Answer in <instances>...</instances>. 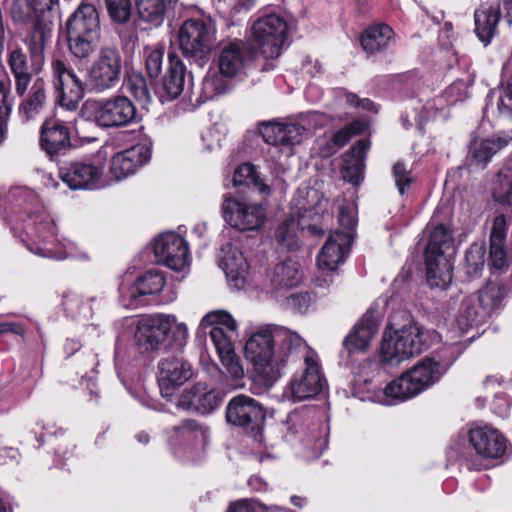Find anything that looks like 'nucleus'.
I'll return each mask as SVG.
<instances>
[{
    "instance_id": "nucleus-1",
    "label": "nucleus",
    "mask_w": 512,
    "mask_h": 512,
    "mask_svg": "<svg viewBox=\"0 0 512 512\" xmlns=\"http://www.w3.org/2000/svg\"><path fill=\"white\" fill-rule=\"evenodd\" d=\"M306 349L302 337L284 327H266L254 332L245 344V357L266 387H271L290 362Z\"/></svg>"
},
{
    "instance_id": "nucleus-2",
    "label": "nucleus",
    "mask_w": 512,
    "mask_h": 512,
    "mask_svg": "<svg viewBox=\"0 0 512 512\" xmlns=\"http://www.w3.org/2000/svg\"><path fill=\"white\" fill-rule=\"evenodd\" d=\"M16 205L28 213L24 230L32 240L28 245L31 252L50 259L63 260L66 258L87 259V254L72 241L58 242L55 238V224L52 218L43 210L38 209L36 195L28 189L15 188L10 192Z\"/></svg>"
},
{
    "instance_id": "nucleus-3",
    "label": "nucleus",
    "mask_w": 512,
    "mask_h": 512,
    "mask_svg": "<svg viewBox=\"0 0 512 512\" xmlns=\"http://www.w3.org/2000/svg\"><path fill=\"white\" fill-rule=\"evenodd\" d=\"M455 239L449 225L438 224L429 232L424 258L427 283L432 288L445 289L452 282V257Z\"/></svg>"
},
{
    "instance_id": "nucleus-4",
    "label": "nucleus",
    "mask_w": 512,
    "mask_h": 512,
    "mask_svg": "<svg viewBox=\"0 0 512 512\" xmlns=\"http://www.w3.org/2000/svg\"><path fill=\"white\" fill-rule=\"evenodd\" d=\"M81 114L86 120L104 129L123 128L141 120L134 102L120 94L86 100L81 107Z\"/></svg>"
},
{
    "instance_id": "nucleus-5",
    "label": "nucleus",
    "mask_w": 512,
    "mask_h": 512,
    "mask_svg": "<svg viewBox=\"0 0 512 512\" xmlns=\"http://www.w3.org/2000/svg\"><path fill=\"white\" fill-rule=\"evenodd\" d=\"M100 21L96 7L81 3L66 22L68 49L77 59H88L96 51Z\"/></svg>"
},
{
    "instance_id": "nucleus-6",
    "label": "nucleus",
    "mask_w": 512,
    "mask_h": 512,
    "mask_svg": "<svg viewBox=\"0 0 512 512\" xmlns=\"http://www.w3.org/2000/svg\"><path fill=\"white\" fill-rule=\"evenodd\" d=\"M182 342L188 337L186 324L177 323L172 314H153L140 318L136 324L135 342L141 353H152L165 346L169 336Z\"/></svg>"
},
{
    "instance_id": "nucleus-7",
    "label": "nucleus",
    "mask_w": 512,
    "mask_h": 512,
    "mask_svg": "<svg viewBox=\"0 0 512 512\" xmlns=\"http://www.w3.org/2000/svg\"><path fill=\"white\" fill-rule=\"evenodd\" d=\"M447 369V364L425 358L391 381L384 388V394L398 401L411 399L437 383Z\"/></svg>"
},
{
    "instance_id": "nucleus-8",
    "label": "nucleus",
    "mask_w": 512,
    "mask_h": 512,
    "mask_svg": "<svg viewBox=\"0 0 512 512\" xmlns=\"http://www.w3.org/2000/svg\"><path fill=\"white\" fill-rule=\"evenodd\" d=\"M215 39L216 27L211 19H188L178 31L183 56L199 67L208 62Z\"/></svg>"
},
{
    "instance_id": "nucleus-9",
    "label": "nucleus",
    "mask_w": 512,
    "mask_h": 512,
    "mask_svg": "<svg viewBox=\"0 0 512 512\" xmlns=\"http://www.w3.org/2000/svg\"><path fill=\"white\" fill-rule=\"evenodd\" d=\"M427 348L425 333L416 323H410L395 330L389 336L385 332L381 358L387 364H398L421 354Z\"/></svg>"
},
{
    "instance_id": "nucleus-10",
    "label": "nucleus",
    "mask_w": 512,
    "mask_h": 512,
    "mask_svg": "<svg viewBox=\"0 0 512 512\" xmlns=\"http://www.w3.org/2000/svg\"><path fill=\"white\" fill-rule=\"evenodd\" d=\"M288 26L275 13L259 17L251 27V47L266 59L280 56Z\"/></svg>"
},
{
    "instance_id": "nucleus-11",
    "label": "nucleus",
    "mask_w": 512,
    "mask_h": 512,
    "mask_svg": "<svg viewBox=\"0 0 512 512\" xmlns=\"http://www.w3.org/2000/svg\"><path fill=\"white\" fill-rule=\"evenodd\" d=\"M122 56L115 46L100 48L97 57L87 71V80L92 90L98 93L115 87L121 78Z\"/></svg>"
},
{
    "instance_id": "nucleus-12",
    "label": "nucleus",
    "mask_w": 512,
    "mask_h": 512,
    "mask_svg": "<svg viewBox=\"0 0 512 512\" xmlns=\"http://www.w3.org/2000/svg\"><path fill=\"white\" fill-rule=\"evenodd\" d=\"M221 213L225 222L239 231L258 230L266 219L263 205L242 201L230 193L223 195Z\"/></svg>"
},
{
    "instance_id": "nucleus-13",
    "label": "nucleus",
    "mask_w": 512,
    "mask_h": 512,
    "mask_svg": "<svg viewBox=\"0 0 512 512\" xmlns=\"http://www.w3.org/2000/svg\"><path fill=\"white\" fill-rule=\"evenodd\" d=\"M51 79L61 107L73 111L84 96V86L74 69L66 61H51Z\"/></svg>"
},
{
    "instance_id": "nucleus-14",
    "label": "nucleus",
    "mask_w": 512,
    "mask_h": 512,
    "mask_svg": "<svg viewBox=\"0 0 512 512\" xmlns=\"http://www.w3.org/2000/svg\"><path fill=\"white\" fill-rule=\"evenodd\" d=\"M300 354H303L304 368L301 372L294 374L290 381V390L294 401L313 398L322 391L325 384L315 352L306 348Z\"/></svg>"
},
{
    "instance_id": "nucleus-15",
    "label": "nucleus",
    "mask_w": 512,
    "mask_h": 512,
    "mask_svg": "<svg viewBox=\"0 0 512 512\" xmlns=\"http://www.w3.org/2000/svg\"><path fill=\"white\" fill-rule=\"evenodd\" d=\"M168 437L177 454H192L207 445L209 429L195 419H184L168 430Z\"/></svg>"
},
{
    "instance_id": "nucleus-16",
    "label": "nucleus",
    "mask_w": 512,
    "mask_h": 512,
    "mask_svg": "<svg viewBox=\"0 0 512 512\" xmlns=\"http://www.w3.org/2000/svg\"><path fill=\"white\" fill-rule=\"evenodd\" d=\"M225 417L229 424L253 431L263 422L265 415L257 400L240 394L229 400Z\"/></svg>"
},
{
    "instance_id": "nucleus-17",
    "label": "nucleus",
    "mask_w": 512,
    "mask_h": 512,
    "mask_svg": "<svg viewBox=\"0 0 512 512\" xmlns=\"http://www.w3.org/2000/svg\"><path fill=\"white\" fill-rule=\"evenodd\" d=\"M103 167L91 161H75L59 168V178L72 190H94L101 186Z\"/></svg>"
},
{
    "instance_id": "nucleus-18",
    "label": "nucleus",
    "mask_w": 512,
    "mask_h": 512,
    "mask_svg": "<svg viewBox=\"0 0 512 512\" xmlns=\"http://www.w3.org/2000/svg\"><path fill=\"white\" fill-rule=\"evenodd\" d=\"M154 254L158 262L175 271L183 270L189 262L188 244L174 232L163 233L155 240Z\"/></svg>"
},
{
    "instance_id": "nucleus-19",
    "label": "nucleus",
    "mask_w": 512,
    "mask_h": 512,
    "mask_svg": "<svg viewBox=\"0 0 512 512\" xmlns=\"http://www.w3.org/2000/svg\"><path fill=\"white\" fill-rule=\"evenodd\" d=\"M193 375L191 365L183 358L169 356L158 363L157 381L163 397H171Z\"/></svg>"
},
{
    "instance_id": "nucleus-20",
    "label": "nucleus",
    "mask_w": 512,
    "mask_h": 512,
    "mask_svg": "<svg viewBox=\"0 0 512 512\" xmlns=\"http://www.w3.org/2000/svg\"><path fill=\"white\" fill-rule=\"evenodd\" d=\"M203 328L211 327L210 338L219 354L234 350L233 337L236 334L237 322L226 311H213L206 314L201 320Z\"/></svg>"
},
{
    "instance_id": "nucleus-21",
    "label": "nucleus",
    "mask_w": 512,
    "mask_h": 512,
    "mask_svg": "<svg viewBox=\"0 0 512 512\" xmlns=\"http://www.w3.org/2000/svg\"><path fill=\"white\" fill-rule=\"evenodd\" d=\"M165 283V277L161 271L148 270L131 286L120 288L121 302L127 308H136L143 303V297L161 292Z\"/></svg>"
},
{
    "instance_id": "nucleus-22",
    "label": "nucleus",
    "mask_w": 512,
    "mask_h": 512,
    "mask_svg": "<svg viewBox=\"0 0 512 512\" xmlns=\"http://www.w3.org/2000/svg\"><path fill=\"white\" fill-rule=\"evenodd\" d=\"M151 157L147 144H138L114 155L110 161V174L119 181L133 175Z\"/></svg>"
},
{
    "instance_id": "nucleus-23",
    "label": "nucleus",
    "mask_w": 512,
    "mask_h": 512,
    "mask_svg": "<svg viewBox=\"0 0 512 512\" xmlns=\"http://www.w3.org/2000/svg\"><path fill=\"white\" fill-rule=\"evenodd\" d=\"M223 400L222 393L198 383L191 389L185 390L178 399L177 407L208 414L218 408Z\"/></svg>"
},
{
    "instance_id": "nucleus-24",
    "label": "nucleus",
    "mask_w": 512,
    "mask_h": 512,
    "mask_svg": "<svg viewBox=\"0 0 512 512\" xmlns=\"http://www.w3.org/2000/svg\"><path fill=\"white\" fill-rule=\"evenodd\" d=\"M469 441L477 454L484 458L502 457L507 449V439L497 429L488 425L471 429Z\"/></svg>"
},
{
    "instance_id": "nucleus-25",
    "label": "nucleus",
    "mask_w": 512,
    "mask_h": 512,
    "mask_svg": "<svg viewBox=\"0 0 512 512\" xmlns=\"http://www.w3.org/2000/svg\"><path fill=\"white\" fill-rule=\"evenodd\" d=\"M248 63L245 44L240 39L221 42L217 58L218 69L226 77L242 74Z\"/></svg>"
},
{
    "instance_id": "nucleus-26",
    "label": "nucleus",
    "mask_w": 512,
    "mask_h": 512,
    "mask_svg": "<svg viewBox=\"0 0 512 512\" xmlns=\"http://www.w3.org/2000/svg\"><path fill=\"white\" fill-rule=\"evenodd\" d=\"M351 242V233L335 231L330 234L317 256L319 268L334 271L340 263L344 262Z\"/></svg>"
},
{
    "instance_id": "nucleus-27",
    "label": "nucleus",
    "mask_w": 512,
    "mask_h": 512,
    "mask_svg": "<svg viewBox=\"0 0 512 512\" xmlns=\"http://www.w3.org/2000/svg\"><path fill=\"white\" fill-rule=\"evenodd\" d=\"M307 127L302 123H279L270 121L259 127L263 140L271 145L291 146L301 142Z\"/></svg>"
},
{
    "instance_id": "nucleus-28",
    "label": "nucleus",
    "mask_w": 512,
    "mask_h": 512,
    "mask_svg": "<svg viewBox=\"0 0 512 512\" xmlns=\"http://www.w3.org/2000/svg\"><path fill=\"white\" fill-rule=\"evenodd\" d=\"M40 144L51 157L65 153L71 146L67 126L59 119H47L41 126Z\"/></svg>"
},
{
    "instance_id": "nucleus-29",
    "label": "nucleus",
    "mask_w": 512,
    "mask_h": 512,
    "mask_svg": "<svg viewBox=\"0 0 512 512\" xmlns=\"http://www.w3.org/2000/svg\"><path fill=\"white\" fill-rule=\"evenodd\" d=\"M53 33V20L37 19L33 29L25 38V44L29 50L32 66L35 71L41 70L45 60V48L50 42Z\"/></svg>"
},
{
    "instance_id": "nucleus-30",
    "label": "nucleus",
    "mask_w": 512,
    "mask_h": 512,
    "mask_svg": "<svg viewBox=\"0 0 512 512\" xmlns=\"http://www.w3.org/2000/svg\"><path fill=\"white\" fill-rule=\"evenodd\" d=\"M220 265L228 281L236 288L244 286L249 265L243 253L234 245L227 244L221 248Z\"/></svg>"
},
{
    "instance_id": "nucleus-31",
    "label": "nucleus",
    "mask_w": 512,
    "mask_h": 512,
    "mask_svg": "<svg viewBox=\"0 0 512 512\" xmlns=\"http://www.w3.org/2000/svg\"><path fill=\"white\" fill-rule=\"evenodd\" d=\"M186 68L175 53L168 54V70L159 94L161 102L172 101L179 97L184 90Z\"/></svg>"
},
{
    "instance_id": "nucleus-32",
    "label": "nucleus",
    "mask_w": 512,
    "mask_h": 512,
    "mask_svg": "<svg viewBox=\"0 0 512 512\" xmlns=\"http://www.w3.org/2000/svg\"><path fill=\"white\" fill-rule=\"evenodd\" d=\"M377 332V322L371 316L363 317L344 338V350L348 354L366 351Z\"/></svg>"
},
{
    "instance_id": "nucleus-33",
    "label": "nucleus",
    "mask_w": 512,
    "mask_h": 512,
    "mask_svg": "<svg viewBox=\"0 0 512 512\" xmlns=\"http://www.w3.org/2000/svg\"><path fill=\"white\" fill-rule=\"evenodd\" d=\"M370 147L368 139H361L345 154L342 177L345 181L357 185L363 177L364 159Z\"/></svg>"
},
{
    "instance_id": "nucleus-34",
    "label": "nucleus",
    "mask_w": 512,
    "mask_h": 512,
    "mask_svg": "<svg viewBox=\"0 0 512 512\" xmlns=\"http://www.w3.org/2000/svg\"><path fill=\"white\" fill-rule=\"evenodd\" d=\"M500 17V8L497 3L482 5L480 9L475 11V33L485 46L495 36Z\"/></svg>"
},
{
    "instance_id": "nucleus-35",
    "label": "nucleus",
    "mask_w": 512,
    "mask_h": 512,
    "mask_svg": "<svg viewBox=\"0 0 512 512\" xmlns=\"http://www.w3.org/2000/svg\"><path fill=\"white\" fill-rule=\"evenodd\" d=\"M507 142L500 138L475 139L471 142L467 160L471 167L485 168L491 158L499 152Z\"/></svg>"
},
{
    "instance_id": "nucleus-36",
    "label": "nucleus",
    "mask_w": 512,
    "mask_h": 512,
    "mask_svg": "<svg viewBox=\"0 0 512 512\" xmlns=\"http://www.w3.org/2000/svg\"><path fill=\"white\" fill-rule=\"evenodd\" d=\"M395 39V32L387 24H376L367 28L361 35L360 44L370 54L382 52Z\"/></svg>"
},
{
    "instance_id": "nucleus-37",
    "label": "nucleus",
    "mask_w": 512,
    "mask_h": 512,
    "mask_svg": "<svg viewBox=\"0 0 512 512\" xmlns=\"http://www.w3.org/2000/svg\"><path fill=\"white\" fill-rule=\"evenodd\" d=\"M177 0H135L139 18L154 27L162 25L168 10Z\"/></svg>"
},
{
    "instance_id": "nucleus-38",
    "label": "nucleus",
    "mask_w": 512,
    "mask_h": 512,
    "mask_svg": "<svg viewBox=\"0 0 512 512\" xmlns=\"http://www.w3.org/2000/svg\"><path fill=\"white\" fill-rule=\"evenodd\" d=\"M46 85L42 78L33 82L28 96L19 106V114L24 121L34 119L46 104Z\"/></svg>"
},
{
    "instance_id": "nucleus-39",
    "label": "nucleus",
    "mask_w": 512,
    "mask_h": 512,
    "mask_svg": "<svg viewBox=\"0 0 512 512\" xmlns=\"http://www.w3.org/2000/svg\"><path fill=\"white\" fill-rule=\"evenodd\" d=\"M7 62L15 79V91L17 95L23 96L32 80L27 57L20 48H17L9 53Z\"/></svg>"
},
{
    "instance_id": "nucleus-40",
    "label": "nucleus",
    "mask_w": 512,
    "mask_h": 512,
    "mask_svg": "<svg viewBox=\"0 0 512 512\" xmlns=\"http://www.w3.org/2000/svg\"><path fill=\"white\" fill-rule=\"evenodd\" d=\"M328 428L323 423H314L304 432L301 444L307 459L318 458L327 448Z\"/></svg>"
},
{
    "instance_id": "nucleus-41",
    "label": "nucleus",
    "mask_w": 512,
    "mask_h": 512,
    "mask_svg": "<svg viewBox=\"0 0 512 512\" xmlns=\"http://www.w3.org/2000/svg\"><path fill=\"white\" fill-rule=\"evenodd\" d=\"M269 279L272 287L276 290L297 286L301 280L298 263L286 260L277 264L271 271Z\"/></svg>"
},
{
    "instance_id": "nucleus-42",
    "label": "nucleus",
    "mask_w": 512,
    "mask_h": 512,
    "mask_svg": "<svg viewBox=\"0 0 512 512\" xmlns=\"http://www.w3.org/2000/svg\"><path fill=\"white\" fill-rule=\"evenodd\" d=\"M228 78L229 77L223 75L219 70H208L201 85V101L206 102L225 94L230 89V81Z\"/></svg>"
},
{
    "instance_id": "nucleus-43",
    "label": "nucleus",
    "mask_w": 512,
    "mask_h": 512,
    "mask_svg": "<svg viewBox=\"0 0 512 512\" xmlns=\"http://www.w3.org/2000/svg\"><path fill=\"white\" fill-rule=\"evenodd\" d=\"M493 196L501 203L512 202V158L508 159L499 170Z\"/></svg>"
},
{
    "instance_id": "nucleus-44",
    "label": "nucleus",
    "mask_w": 512,
    "mask_h": 512,
    "mask_svg": "<svg viewBox=\"0 0 512 512\" xmlns=\"http://www.w3.org/2000/svg\"><path fill=\"white\" fill-rule=\"evenodd\" d=\"M232 183L234 186H253L262 194L270 191L269 186L263 183L254 165L250 163H244L235 170Z\"/></svg>"
},
{
    "instance_id": "nucleus-45",
    "label": "nucleus",
    "mask_w": 512,
    "mask_h": 512,
    "mask_svg": "<svg viewBox=\"0 0 512 512\" xmlns=\"http://www.w3.org/2000/svg\"><path fill=\"white\" fill-rule=\"evenodd\" d=\"M486 248L484 244L474 243L465 254V273L470 278L480 276L485 266Z\"/></svg>"
},
{
    "instance_id": "nucleus-46",
    "label": "nucleus",
    "mask_w": 512,
    "mask_h": 512,
    "mask_svg": "<svg viewBox=\"0 0 512 512\" xmlns=\"http://www.w3.org/2000/svg\"><path fill=\"white\" fill-rule=\"evenodd\" d=\"M486 317L487 313L479 305L475 295H470L462 301L459 317L460 325H463V318L466 319L468 326H474L482 323Z\"/></svg>"
},
{
    "instance_id": "nucleus-47",
    "label": "nucleus",
    "mask_w": 512,
    "mask_h": 512,
    "mask_svg": "<svg viewBox=\"0 0 512 512\" xmlns=\"http://www.w3.org/2000/svg\"><path fill=\"white\" fill-rule=\"evenodd\" d=\"M475 296L479 305L488 314L490 310L498 308L501 305L504 292L499 284L491 281L479 290L478 294Z\"/></svg>"
},
{
    "instance_id": "nucleus-48",
    "label": "nucleus",
    "mask_w": 512,
    "mask_h": 512,
    "mask_svg": "<svg viewBox=\"0 0 512 512\" xmlns=\"http://www.w3.org/2000/svg\"><path fill=\"white\" fill-rule=\"evenodd\" d=\"M299 224L294 218H289L279 225L276 231V240L288 250H296L300 246L298 239Z\"/></svg>"
},
{
    "instance_id": "nucleus-49",
    "label": "nucleus",
    "mask_w": 512,
    "mask_h": 512,
    "mask_svg": "<svg viewBox=\"0 0 512 512\" xmlns=\"http://www.w3.org/2000/svg\"><path fill=\"white\" fill-rule=\"evenodd\" d=\"M63 306L68 315L72 318L89 319L92 316V307L83 298L73 292L63 296Z\"/></svg>"
},
{
    "instance_id": "nucleus-50",
    "label": "nucleus",
    "mask_w": 512,
    "mask_h": 512,
    "mask_svg": "<svg viewBox=\"0 0 512 512\" xmlns=\"http://www.w3.org/2000/svg\"><path fill=\"white\" fill-rule=\"evenodd\" d=\"M126 89L134 98L142 104L151 102V95L145 77L139 72H131L128 74Z\"/></svg>"
},
{
    "instance_id": "nucleus-51",
    "label": "nucleus",
    "mask_w": 512,
    "mask_h": 512,
    "mask_svg": "<svg viewBox=\"0 0 512 512\" xmlns=\"http://www.w3.org/2000/svg\"><path fill=\"white\" fill-rule=\"evenodd\" d=\"M111 20L117 24L127 23L132 15L131 0H104Z\"/></svg>"
},
{
    "instance_id": "nucleus-52",
    "label": "nucleus",
    "mask_w": 512,
    "mask_h": 512,
    "mask_svg": "<svg viewBox=\"0 0 512 512\" xmlns=\"http://www.w3.org/2000/svg\"><path fill=\"white\" fill-rule=\"evenodd\" d=\"M164 53V47L159 45L145 50V66L151 78H157L161 74Z\"/></svg>"
},
{
    "instance_id": "nucleus-53",
    "label": "nucleus",
    "mask_w": 512,
    "mask_h": 512,
    "mask_svg": "<svg viewBox=\"0 0 512 512\" xmlns=\"http://www.w3.org/2000/svg\"><path fill=\"white\" fill-rule=\"evenodd\" d=\"M392 175L398 192L404 195L413 181L411 172L407 169L405 163L397 162L392 168Z\"/></svg>"
},
{
    "instance_id": "nucleus-54",
    "label": "nucleus",
    "mask_w": 512,
    "mask_h": 512,
    "mask_svg": "<svg viewBox=\"0 0 512 512\" xmlns=\"http://www.w3.org/2000/svg\"><path fill=\"white\" fill-rule=\"evenodd\" d=\"M14 97L11 94V80H0V118H8L13 107Z\"/></svg>"
},
{
    "instance_id": "nucleus-55",
    "label": "nucleus",
    "mask_w": 512,
    "mask_h": 512,
    "mask_svg": "<svg viewBox=\"0 0 512 512\" xmlns=\"http://www.w3.org/2000/svg\"><path fill=\"white\" fill-rule=\"evenodd\" d=\"M489 260L493 269L503 271L508 267L504 243L490 242Z\"/></svg>"
},
{
    "instance_id": "nucleus-56",
    "label": "nucleus",
    "mask_w": 512,
    "mask_h": 512,
    "mask_svg": "<svg viewBox=\"0 0 512 512\" xmlns=\"http://www.w3.org/2000/svg\"><path fill=\"white\" fill-rule=\"evenodd\" d=\"M219 358L221 360L222 365L227 370V373L235 378H242L244 375V370L242 365L240 364L239 357L235 354L234 350L230 352L219 354Z\"/></svg>"
},
{
    "instance_id": "nucleus-57",
    "label": "nucleus",
    "mask_w": 512,
    "mask_h": 512,
    "mask_svg": "<svg viewBox=\"0 0 512 512\" xmlns=\"http://www.w3.org/2000/svg\"><path fill=\"white\" fill-rule=\"evenodd\" d=\"M32 11H34V18L37 19H51L52 12L59 8V0H30Z\"/></svg>"
},
{
    "instance_id": "nucleus-58",
    "label": "nucleus",
    "mask_w": 512,
    "mask_h": 512,
    "mask_svg": "<svg viewBox=\"0 0 512 512\" xmlns=\"http://www.w3.org/2000/svg\"><path fill=\"white\" fill-rule=\"evenodd\" d=\"M11 15L16 22L32 20L35 23L34 11L28 0H14L11 6Z\"/></svg>"
},
{
    "instance_id": "nucleus-59",
    "label": "nucleus",
    "mask_w": 512,
    "mask_h": 512,
    "mask_svg": "<svg viewBox=\"0 0 512 512\" xmlns=\"http://www.w3.org/2000/svg\"><path fill=\"white\" fill-rule=\"evenodd\" d=\"M363 125L360 122H352L344 128L338 130L332 137L333 143L338 147H343L352 136L361 133Z\"/></svg>"
},
{
    "instance_id": "nucleus-60",
    "label": "nucleus",
    "mask_w": 512,
    "mask_h": 512,
    "mask_svg": "<svg viewBox=\"0 0 512 512\" xmlns=\"http://www.w3.org/2000/svg\"><path fill=\"white\" fill-rule=\"evenodd\" d=\"M507 231V220L504 214H498L494 220L490 233V242L504 243Z\"/></svg>"
},
{
    "instance_id": "nucleus-61",
    "label": "nucleus",
    "mask_w": 512,
    "mask_h": 512,
    "mask_svg": "<svg viewBox=\"0 0 512 512\" xmlns=\"http://www.w3.org/2000/svg\"><path fill=\"white\" fill-rule=\"evenodd\" d=\"M338 219H339L340 225L344 229L348 230L347 231L348 233H350V231L353 230L356 226V219L353 214V211H352V209H350L346 206H341L339 208Z\"/></svg>"
},
{
    "instance_id": "nucleus-62",
    "label": "nucleus",
    "mask_w": 512,
    "mask_h": 512,
    "mask_svg": "<svg viewBox=\"0 0 512 512\" xmlns=\"http://www.w3.org/2000/svg\"><path fill=\"white\" fill-rule=\"evenodd\" d=\"M289 305L298 312H304L310 304V296L307 293L292 294L288 298Z\"/></svg>"
},
{
    "instance_id": "nucleus-63",
    "label": "nucleus",
    "mask_w": 512,
    "mask_h": 512,
    "mask_svg": "<svg viewBox=\"0 0 512 512\" xmlns=\"http://www.w3.org/2000/svg\"><path fill=\"white\" fill-rule=\"evenodd\" d=\"M20 458L21 455L16 448L3 447L0 449V464L2 465L18 464Z\"/></svg>"
},
{
    "instance_id": "nucleus-64",
    "label": "nucleus",
    "mask_w": 512,
    "mask_h": 512,
    "mask_svg": "<svg viewBox=\"0 0 512 512\" xmlns=\"http://www.w3.org/2000/svg\"><path fill=\"white\" fill-rule=\"evenodd\" d=\"M497 106L500 112H512V77L510 78L505 97H500Z\"/></svg>"
}]
</instances>
